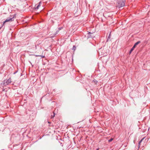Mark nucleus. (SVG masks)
<instances>
[{
    "mask_svg": "<svg viewBox=\"0 0 150 150\" xmlns=\"http://www.w3.org/2000/svg\"><path fill=\"white\" fill-rule=\"evenodd\" d=\"M76 47L75 46H74L72 48V50H75L76 49Z\"/></svg>",
    "mask_w": 150,
    "mask_h": 150,
    "instance_id": "nucleus-8",
    "label": "nucleus"
},
{
    "mask_svg": "<svg viewBox=\"0 0 150 150\" xmlns=\"http://www.w3.org/2000/svg\"><path fill=\"white\" fill-rule=\"evenodd\" d=\"M42 57V58H44L45 57V56H40Z\"/></svg>",
    "mask_w": 150,
    "mask_h": 150,
    "instance_id": "nucleus-11",
    "label": "nucleus"
},
{
    "mask_svg": "<svg viewBox=\"0 0 150 150\" xmlns=\"http://www.w3.org/2000/svg\"><path fill=\"white\" fill-rule=\"evenodd\" d=\"M55 114L54 113H53V115L52 116L51 115V116L52 117H51V118H52V117H53L54 116H55Z\"/></svg>",
    "mask_w": 150,
    "mask_h": 150,
    "instance_id": "nucleus-10",
    "label": "nucleus"
},
{
    "mask_svg": "<svg viewBox=\"0 0 150 150\" xmlns=\"http://www.w3.org/2000/svg\"><path fill=\"white\" fill-rule=\"evenodd\" d=\"M11 78L9 79H8L4 80V85H8L11 82Z\"/></svg>",
    "mask_w": 150,
    "mask_h": 150,
    "instance_id": "nucleus-2",
    "label": "nucleus"
},
{
    "mask_svg": "<svg viewBox=\"0 0 150 150\" xmlns=\"http://www.w3.org/2000/svg\"><path fill=\"white\" fill-rule=\"evenodd\" d=\"M41 4V2H40L39 4L36 7V9H38L39 7L40 6V4Z\"/></svg>",
    "mask_w": 150,
    "mask_h": 150,
    "instance_id": "nucleus-6",
    "label": "nucleus"
},
{
    "mask_svg": "<svg viewBox=\"0 0 150 150\" xmlns=\"http://www.w3.org/2000/svg\"><path fill=\"white\" fill-rule=\"evenodd\" d=\"M15 17V15H11L9 17L6 19V20L4 22L3 25L6 22H11L14 20V18Z\"/></svg>",
    "mask_w": 150,
    "mask_h": 150,
    "instance_id": "nucleus-1",
    "label": "nucleus"
},
{
    "mask_svg": "<svg viewBox=\"0 0 150 150\" xmlns=\"http://www.w3.org/2000/svg\"><path fill=\"white\" fill-rule=\"evenodd\" d=\"M110 35H109V36L108 37V39L110 38Z\"/></svg>",
    "mask_w": 150,
    "mask_h": 150,
    "instance_id": "nucleus-13",
    "label": "nucleus"
},
{
    "mask_svg": "<svg viewBox=\"0 0 150 150\" xmlns=\"http://www.w3.org/2000/svg\"><path fill=\"white\" fill-rule=\"evenodd\" d=\"M113 139H112V138H111L109 140H108V141L109 142H111L112 140H113Z\"/></svg>",
    "mask_w": 150,
    "mask_h": 150,
    "instance_id": "nucleus-9",
    "label": "nucleus"
},
{
    "mask_svg": "<svg viewBox=\"0 0 150 150\" xmlns=\"http://www.w3.org/2000/svg\"><path fill=\"white\" fill-rule=\"evenodd\" d=\"M146 142V139H145L144 137L143 138L139 143V147L140 145H141V143L143 144V145H144V143Z\"/></svg>",
    "mask_w": 150,
    "mask_h": 150,
    "instance_id": "nucleus-4",
    "label": "nucleus"
},
{
    "mask_svg": "<svg viewBox=\"0 0 150 150\" xmlns=\"http://www.w3.org/2000/svg\"><path fill=\"white\" fill-rule=\"evenodd\" d=\"M135 47L134 46H133L131 48V50H130V51H129V54H130L131 53V52L133 50H134V49L135 48Z\"/></svg>",
    "mask_w": 150,
    "mask_h": 150,
    "instance_id": "nucleus-5",
    "label": "nucleus"
},
{
    "mask_svg": "<svg viewBox=\"0 0 150 150\" xmlns=\"http://www.w3.org/2000/svg\"><path fill=\"white\" fill-rule=\"evenodd\" d=\"M35 56L36 57H39V56H40L41 55H35Z\"/></svg>",
    "mask_w": 150,
    "mask_h": 150,
    "instance_id": "nucleus-12",
    "label": "nucleus"
},
{
    "mask_svg": "<svg viewBox=\"0 0 150 150\" xmlns=\"http://www.w3.org/2000/svg\"><path fill=\"white\" fill-rule=\"evenodd\" d=\"M118 6L119 8L125 5V2L123 1V0L120 1L118 3Z\"/></svg>",
    "mask_w": 150,
    "mask_h": 150,
    "instance_id": "nucleus-3",
    "label": "nucleus"
},
{
    "mask_svg": "<svg viewBox=\"0 0 150 150\" xmlns=\"http://www.w3.org/2000/svg\"><path fill=\"white\" fill-rule=\"evenodd\" d=\"M140 43V41H138V42H136L135 44L134 45V46L135 47H136V46L138 45L139 43Z\"/></svg>",
    "mask_w": 150,
    "mask_h": 150,
    "instance_id": "nucleus-7",
    "label": "nucleus"
}]
</instances>
